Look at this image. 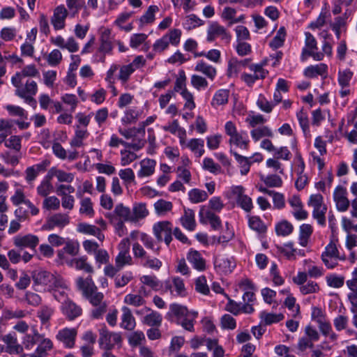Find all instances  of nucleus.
<instances>
[{
  "label": "nucleus",
  "instance_id": "nucleus-12",
  "mask_svg": "<svg viewBox=\"0 0 357 357\" xmlns=\"http://www.w3.org/2000/svg\"><path fill=\"white\" fill-rule=\"evenodd\" d=\"M328 258L334 259L345 260V257H341L339 255L336 245L333 242H331L325 248V251L321 255V259L324 264L328 268H333L337 265V262L329 263Z\"/></svg>",
  "mask_w": 357,
  "mask_h": 357
},
{
  "label": "nucleus",
  "instance_id": "nucleus-14",
  "mask_svg": "<svg viewBox=\"0 0 357 357\" xmlns=\"http://www.w3.org/2000/svg\"><path fill=\"white\" fill-rule=\"evenodd\" d=\"M68 289V285L63 277L56 273H53V278L51 279L48 291L54 292L55 298L59 299L56 292H59L61 296H64Z\"/></svg>",
  "mask_w": 357,
  "mask_h": 357
},
{
  "label": "nucleus",
  "instance_id": "nucleus-42",
  "mask_svg": "<svg viewBox=\"0 0 357 357\" xmlns=\"http://www.w3.org/2000/svg\"><path fill=\"white\" fill-rule=\"evenodd\" d=\"M189 200L193 204L203 202L208 199V194L204 190L194 188L188 192Z\"/></svg>",
  "mask_w": 357,
  "mask_h": 357
},
{
  "label": "nucleus",
  "instance_id": "nucleus-26",
  "mask_svg": "<svg viewBox=\"0 0 357 357\" xmlns=\"http://www.w3.org/2000/svg\"><path fill=\"white\" fill-rule=\"evenodd\" d=\"M106 215H113V216L123 221L132 222L131 210L129 207L120 203L116 205L113 212L107 213Z\"/></svg>",
  "mask_w": 357,
  "mask_h": 357
},
{
  "label": "nucleus",
  "instance_id": "nucleus-2",
  "mask_svg": "<svg viewBox=\"0 0 357 357\" xmlns=\"http://www.w3.org/2000/svg\"><path fill=\"white\" fill-rule=\"evenodd\" d=\"M169 309L172 314L176 317V322L178 325L189 332H194V325L198 315L197 312L190 311L185 306L177 303L170 305Z\"/></svg>",
  "mask_w": 357,
  "mask_h": 357
},
{
  "label": "nucleus",
  "instance_id": "nucleus-50",
  "mask_svg": "<svg viewBox=\"0 0 357 357\" xmlns=\"http://www.w3.org/2000/svg\"><path fill=\"white\" fill-rule=\"evenodd\" d=\"M312 233V227L309 224H303L300 227L299 241L300 244L305 247L308 243V239Z\"/></svg>",
  "mask_w": 357,
  "mask_h": 357
},
{
  "label": "nucleus",
  "instance_id": "nucleus-11",
  "mask_svg": "<svg viewBox=\"0 0 357 357\" xmlns=\"http://www.w3.org/2000/svg\"><path fill=\"white\" fill-rule=\"evenodd\" d=\"M347 189L337 185L333 192V200L335 202L337 210L340 212H345L348 210L350 202L348 199Z\"/></svg>",
  "mask_w": 357,
  "mask_h": 357
},
{
  "label": "nucleus",
  "instance_id": "nucleus-39",
  "mask_svg": "<svg viewBox=\"0 0 357 357\" xmlns=\"http://www.w3.org/2000/svg\"><path fill=\"white\" fill-rule=\"evenodd\" d=\"M186 146L197 157L199 158L204 153V141L202 139H192Z\"/></svg>",
  "mask_w": 357,
  "mask_h": 357
},
{
  "label": "nucleus",
  "instance_id": "nucleus-4",
  "mask_svg": "<svg viewBox=\"0 0 357 357\" xmlns=\"http://www.w3.org/2000/svg\"><path fill=\"white\" fill-rule=\"evenodd\" d=\"M130 239L128 238H123L118 245L119 254L116 257V266L121 269L126 265H132L133 264L132 258L130 255Z\"/></svg>",
  "mask_w": 357,
  "mask_h": 357
},
{
  "label": "nucleus",
  "instance_id": "nucleus-59",
  "mask_svg": "<svg viewBox=\"0 0 357 357\" xmlns=\"http://www.w3.org/2000/svg\"><path fill=\"white\" fill-rule=\"evenodd\" d=\"M261 180L271 188L280 187L282 184V178L278 175H270L267 176H261Z\"/></svg>",
  "mask_w": 357,
  "mask_h": 357
},
{
  "label": "nucleus",
  "instance_id": "nucleus-46",
  "mask_svg": "<svg viewBox=\"0 0 357 357\" xmlns=\"http://www.w3.org/2000/svg\"><path fill=\"white\" fill-rule=\"evenodd\" d=\"M268 59H264L260 63L252 64L249 66L250 70L253 71L255 75L259 79H264L268 75V72L264 69V67L267 65Z\"/></svg>",
  "mask_w": 357,
  "mask_h": 357
},
{
  "label": "nucleus",
  "instance_id": "nucleus-20",
  "mask_svg": "<svg viewBox=\"0 0 357 357\" xmlns=\"http://www.w3.org/2000/svg\"><path fill=\"white\" fill-rule=\"evenodd\" d=\"M100 47L99 51L103 53H109L113 48L112 37L110 29L101 27L100 29Z\"/></svg>",
  "mask_w": 357,
  "mask_h": 357
},
{
  "label": "nucleus",
  "instance_id": "nucleus-58",
  "mask_svg": "<svg viewBox=\"0 0 357 357\" xmlns=\"http://www.w3.org/2000/svg\"><path fill=\"white\" fill-rule=\"evenodd\" d=\"M43 207L46 210H58L60 207V200L55 196L47 197L43 200Z\"/></svg>",
  "mask_w": 357,
  "mask_h": 357
},
{
  "label": "nucleus",
  "instance_id": "nucleus-5",
  "mask_svg": "<svg viewBox=\"0 0 357 357\" xmlns=\"http://www.w3.org/2000/svg\"><path fill=\"white\" fill-rule=\"evenodd\" d=\"M153 234L158 242L164 241L169 245L172 240V225L169 221H160L153 227Z\"/></svg>",
  "mask_w": 357,
  "mask_h": 357
},
{
  "label": "nucleus",
  "instance_id": "nucleus-22",
  "mask_svg": "<svg viewBox=\"0 0 357 357\" xmlns=\"http://www.w3.org/2000/svg\"><path fill=\"white\" fill-rule=\"evenodd\" d=\"M38 74V70L34 65H28L25 66L21 72L16 73L11 79V82L15 86L22 84V81L26 77H36Z\"/></svg>",
  "mask_w": 357,
  "mask_h": 357
},
{
  "label": "nucleus",
  "instance_id": "nucleus-49",
  "mask_svg": "<svg viewBox=\"0 0 357 357\" xmlns=\"http://www.w3.org/2000/svg\"><path fill=\"white\" fill-rule=\"evenodd\" d=\"M159 8L157 6H150L146 13L140 17L139 22L142 25L153 23L155 20V14L158 12Z\"/></svg>",
  "mask_w": 357,
  "mask_h": 357
},
{
  "label": "nucleus",
  "instance_id": "nucleus-36",
  "mask_svg": "<svg viewBox=\"0 0 357 357\" xmlns=\"http://www.w3.org/2000/svg\"><path fill=\"white\" fill-rule=\"evenodd\" d=\"M149 214L146 206L144 203H136L131 211L132 222H137L144 219Z\"/></svg>",
  "mask_w": 357,
  "mask_h": 357
},
{
  "label": "nucleus",
  "instance_id": "nucleus-6",
  "mask_svg": "<svg viewBox=\"0 0 357 357\" xmlns=\"http://www.w3.org/2000/svg\"><path fill=\"white\" fill-rule=\"evenodd\" d=\"M217 38H220L226 43H229L231 39L227 30L223 26L214 22L210 24L208 28L206 40L208 42H213Z\"/></svg>",
  "mask_w": 357,
  "mask_h": 357
},
{
  "label": "nucleus",
  "instance_id": "nucleus-62",
  "mask_svg": "<svg viewBox=\"0 0 357 357\" xmlns=\"http://www.w3.org/2000/svg\"><path fill=\"white\" fill-rule=\"evenodd\" d=\"M139 116V113L138 111L134 109H129L126 111L121 121L124 125H128L135 123L138 119Z\"/></svg>",
  "mask_w": 357,
  "mask_h": 357
},
{
  "label": "nucleus",
  "instance_id": "nucleus-55",
  "mask_svg": "<svg viewBox=\"0 0 357 357\" xmlns=\"http://www.w3.org/2000/svg\"><path fill=\"white\" fill-rule=\"evenodd\" d=\"M275 231L279 236H287L293 231V225L287 220H283L275 226Z\"/></svg>",
  "mask_w": 357,
  "mask_h": 357
},
{
  "label": "nucleus",
  "instance_id": "nucleus-52",
  "mask_svg": "<svg viewBox=\"0 0 357 357\" xmlns=\"http://www.w3.org/2000/svg\"><path fill=\"white\" fill-rule=\"evenodd\" d=\"M79 213L90 218L93 216L94 210L90 198H84L81 200Z\"/></svg>",
  "mask_w": 357,
  "mask_h": 357
},
{
  "label": "nucleus",
  "instance_id": "nucleus-45",
  "mask_svg": "<svg viewBox=\"0 0 357 357\" xmlns=\"http://www.w3.org/2000/svg\"><path fill=\"white\" fill-rule=\"evenodd\" d=\"M40 337H43V335L37 331H34L33 335H26L23 338L24 347L26 349H32L35 344L40 341Z\"/></svg>",
  "mask_w": 357,
  "mask_h": 357
},
{
  "label": "nucleus",
  "instance_id": "nucleus-1",
  "mask_svg": "<svg viewBox=\"0 0 357 357\" xmlns=\"http://www.w3.org/2000/svg\"><path fill=\"white\" fill-rule=\"evenodd\" d=\"M77 287L81 290L89 302L96 307L91 312L93 318L100 317L107 310V304L102 301L104 296L98 292L92 278L88 277L86 279L78 278L76 280Z\"/></svg>",
  "mask_w": 357,
  "mask_h": 357
},
{
  "label": "nucleus",
  "instance_id": "nucleus-28",
  "mask_svg": "<svg viewBox=\"0 0 357 357\" xmlns=\"http://www.w3.org/2000/svg\"><path fill=\"white\" fill-rule=\"evenodd\" d=\"M180 221L185 229L189 231H194L196 227L194 211L190 208H185L184 213L181 217Z\"/></svg>",
  "mask_w": 357,
  "mask_h": 357
},
{
  "label": "nucleus",
  "instance_id": "nucleus-31",
  "mask_svg": "<svg viewBox=\"0 0 357 357\" xmlns=\"http://www.w3.org/2000/svg\"><path fill=\"white\" fill-rule=\"evenodd\" d=\"M156 162L151 159H144L140 162L141 169L138 172L139 177L150 176L154 173Z\"/></svg>",
  "mask_w": 357,
  "mask_h": 357
},
{
  "label": "nucleus",
  "instance_id": "nucleus-23",
  "mask_svg": "<svg viewBox=\"0 0 357 357\" xmlns=\"http://www.w3.org/2000/svg\"><path fill=\"white\" fill-rule=\"evenodd\" d=\"M15 215L16 220H13L10 223L8 233L10 234L17 232L21 228L20 222L26 220L29 218V213L26 211L23 210L22 207L20 206L15 211Z\"/></svg>",
  "mask_w": 357,
  "mask_h": 357
},
{
  "label": "nucleus",
  "instance_id": "nucleus-48",
  "mask_svg": "<svg viewBox=\"0 0 357 357\" xmlns=\"http://www.w3.org/2000/svg\"><path fill=\"white\" fill-rule=\"evenodd\" d=\"M327 66L324 63L307 67L304 74L307 77H314L317 75H322L326 72Z\"/></svg>",
  "mask_w": 357,
  "mask_h": 357
},
{
  "label": "nucleus",
  "instance_id": "nucleus-18",
  "mask_svg": "<svg viewBox=\"0 0 357 357\" xmlns=\"http://www.w3.org/2000/svg\"><path fill=\"white\" fill-rule=\"evenodd\" d=\"M187 260L197 271L202 272L206 268V263L202 254L197 250H190L187 254Z\"/></svg>",
  "mask_w": 357,
  "mask_h": 357
},
{
  "label": "nucleus",
  "instance_id": "nucleus-13",
  "mask_svg": "<svg viewBox=\"0 0 357 357\" xmlns=\"http://www.w3.org/2000/svg\"><path fill=\"white\" fill-rule=\"evenodd\" d=\"M77 335V329L65 328L60 330L56 335V340L63 342L67 348H73L75 344V338Z\"/></svg>",
  "mask_w": 357,
  "mask_h": 357
},
{
  "label": "nucleus",
  "instance_id": "nucleus-32",
  "mask_svg": "<svg viewBox=\"0 0 357 357\" xmlns=\"http://www.w3.org/2000/svg\"><path fill=\"white\" fill-rule=\"evenodd\" d=\"M21 84L17 88L15 94L19 97H24L25 95L34 96L37 93L38 86L35 81L27 80L25 84L24 88H22Z\"/></svg>",
  "mask_w": 357,
  "mask_h": 357
},
{
  "label": "nucleus",
  "instance_id": "nucleus-63",
  "mask_svg": "<svg viewBox=\"0 0 357 357\" xmlns=\"http://www.w3.org/2000/svg\"><path fill=\"white\" fill-rule=\"evenodd\" d=\"M250 227L259 233H264L266 230V227L262 222L259 218L253 216L249 219Z\"/></svg>",
  "mask_w": 357,
  "mask_h": 357
},
{
  "label": "nucleus",
  "instance_id": "nucleus-54",
  "mask_svg": "<svg viewBox=\"0 0 357 357\" xmlns=\"http://www.w3.org/2000/svg\"><path fill=\"white\" fill-rule=\"evenodd\" d=\"M52 176H55L59 182L71 183L74 179V174L68 173L61 169H52Z\"/></svg>",
  "mask_w": 357,
  "mask_h": 357
},
{
  "label": "nucleus",
  "instance_id": "nucleus-35",
  "mask_svg": "<svg viewBox=\"0 0 357 357\" xmlns=\"http://www.w3.org/2000/svg\"><path fill=\"white\" fill-rule=\"evenodd\" d=\"M195 70L204 74L211 80L214 79L217 74L215 68L203 61L197 62L195 67Z\"/></svg>",
  "mask_w": 357,
  "mask_h": 357
},
{
  "label": "nucleus",
  "instance_id": "nucleus-7",
  "mask_svg": "<svg viewBox=\"0 0 357 357\" xmlns=\"http://www.w3.org/2000/svg\"><path fill=\"white\" fill-rule=\"evenodd\" d=\"M75 192V188L70 185L61 184L56 187V192L61 197V205L65 209L72 210L75 204V198L70 194Z\"/></svg>",
  "mask_w": 357,
  "mask_h": 357
},
{
  "label": "nucleus",
  "instance_id": "nucleus-17",
  "mask_svg": "<svg viewBox=\"0 0 357 357\" xmlns=\"http://www.w3.org/2000/svg\"><path fill=\"white\" fill-rule=\"evenodd\" d=\"M53 278V273L45 270H36L32 273V279L35 286H40L47 289Z\"/></svg>",
  "mask_w": 357,
  "mask_h": 357
},
{
  "label": "nucleus",
  "instance_id": "nucleus-47",
  "mask_svg": "<svg viewBox=\"0 0 357 357\" xmlns=\"http://www.w3.org/2000/svg\"><path fill=\"white\" fill-rule=\"evenodd\" d=\"M229 98V91L225 89L218 90L214 95L211 105L213 107L225 105L227 102Z\"/></svg>",
  "mask_w": 357,
  "mask_h": 357
},
{
  "label": "nucleus",
  "instance_id": "nucleus-41",
  "mask_svg": "<svg viewBox=\"0 0 357 357\" xmlns=\"http://www.w3.org/2000/svg\"><path fill=\"white\" fill-rule=\"evenodd\" d=\"M105 217L109 220V222L114 226L116 234L121 237L126 234V227L124 222L113 216V215H105Z\"/></svg>",
  "mask_w": 357,
  "mask_h": 357
},
{
  "label": "nucleus",
  "instance_id": "nucleus-60",
  "mask_svg": "<svg viewBox=\"0 0 357 357\" xmlns=\"http://www.w3.org/2000/svg\"><path fill=\"white\" fill-rule=\"evenodd\" d=\"M66 5L74 16L80 9L85 8V1L84 0H66Z\"/></svg>",
  "mask_w": 357,
  "mask_h": 357
},
{
  "label": "nucleus",
  "instance_id": "nucleus-64",
  "mask_svg": "<svg viewBox=\"0 0 357 357\" xmlns=\"http://www.w3.org/2000/svg\"><path fill=\"white\" fill-rule=\"evenodd\" d=\"M53 189L50 179H44L37 188V192L42 197H47Z\"/></svg>",
  "mask_w": 357,
  "mask_h": 357
},
{
  "label": "nucleus",
  "instance_id": "nucleus-44",
  "mask_svg": "<svg viewBox=\"0 0 357 357\" xmlns=\"http://www.w3.org/2000/svg\"><path fill=\"white\" fill-rule=\"evenodd\" d=\"M70 266L77 270H82L86 273L93 272V267L86 261L84 257L76 258L70 261Z\"/></svg>",
  "mask_w": 357,
  "mask_h": 357
},
{
  "label": "nucleus",
  "instance_id": "nucleus-43",
  "mask_svg": "<svg viewBox=\"0 0 357 357\" xmlns=\"http://www.w3.org/2000/svg\"><path fill=\"white\" fill-rule=\"evenodd\" d=\"M172 208L173 204L171 202L162 199L158 200L154 204L155 213L159 215H165L168 212L171 211Z\"/></svg>",
  "mask_w": 357,
  "mask_h": 357
},
{
  "label": "nucleus",
  "instance_id": "nucleus-27",
  "mask_svg": "<svg viewBox=\"0 0 357 357\" xmlns=\"http://www.w3.org/2000/svg\"><path fill=\"white\" fill-rule=\"evenodd\" d=\"M62 310L69 320H73L82 314L81 307L71 301H66L63 303Z\"/></svg>",
  "mask_w": 357,
  "mask_h": 357
},
{
  "label": "nucleus",
  "instance_id": "nucleus-15",
  "mask_svg": "<svg viewBox=\"0 0 357 357\" xmlns=\"http://www.w3.org/2000/svg\"><path fill=\"white\" fill-rule=\"evenodd\" d=\"M14 245L21 249L29 248L34 250L39 243V238L37 236L27 234L24 236H16L13 238Z\"/></svg>",
  "mask_w": 357,
  "mask_h": 357
},
{
  "label": "nucleus",
  "instance_id": "nucleus-24",
  "mask_svg": "<svg viewBox=\"0 0 357 357\" xmlns=\"http://www.w3.org/2000/svg\"><path fill=\"white\" fill-rule=\"evenodd\" d=\"M38 343V345L35 352L31 354L29 357H46L48 351L53 348L52 341L49 338L45 337L44 335H43V337H40Z\"/></svg>",
  "mask_w": 357,
  "mask_h": 357
},
{
  "label": "nucleus",
  "instance_id": "nucleus-16",
  "mask_svg": "<svg viewBox=\"0 0 357 357\" xmlns=\"http://www.w3.org/2000/svg\"><path fill=\"white\" fill-rule=\"evenodd\" d=\"M69 223V217L64 213H56L49 218L43 226L44 229L52 230L54 227L62 228Z\"/></svg>",
  "mask_w": 357,
  "mask_h": 357
},
{
  "label": "nucleus",
  "instance_id": "nucleus-40",
  "mask_svg": "<svg viewBox=\"0 0 357 357\" xmlns=\"http://www.w3.org/2000/svg\"><path fill=\"white\" fill-rule=\"evenodd\" d=\"M305 47L303 50L301 59L303 61L305 60L306 54L309 53L310 51L317 50V41L314 37L309 32L305 33Z\"/></svg>",
  "mask_w": 357,
  "mask_h": 357
},
{
  "label": "nucleus",
  "instance_id": "nucleus-57",
  "mask_svg": "<svg viewBox=\"0 0 357 357\" xmlns=\"http://www.w3.org/2000/svg\"><path fill=\"white\" fill-rule=\"evenodd\" d=\"M124 303L135 307L143 305L145 303V300L141 295L129 294L124 297Z\"/></svg>",
  "mask_w": 357,
  "mask_h": 357
},
{
  "label": "nucleus",
  "instance_id": "nucleus-61",
  "mask_svg": "<svg viewBox=\"0 0 357 357\" xmlns=\"http://www.w3.org/2000/svg\"><path fill=\"white\" fill-rule=\"evenodd\" d=\"M47 61L51 66H56L59 65L62 60V54L57 50H53L47 56Z\"/></svg>",
  "mask_w": 357,
  "mask_h": 357
},
{
  "label": "nucleus",
  "instance_id": "nucleus-53",
  "mask_svg": "<svg viewBox=\"0 0 357 357\" xmlns=\"http://www.w3.org/2000/svg\"><path fill=\"white\" fill-rule=\"evenodd\" d=\"M286 36V32L284 27H280L278 31L275 36L270 43V46L273 49H277L282 47Z\"/></svg>",
  "mask_w": 357,
  "mask_h": 357
},
{
  "label": "nucleus",
  "instance_id": "nucleus-56",
  "mask_svg": "<svg viewBox=\"0 0 357 357\" xmlns=\"http://www.w3.org/2000/svg\"><path fill=\"white\" fill-rule=\"evenodd\" d=\"M181 31L178 29H170L168 33L164 35L169 44L173 46H177L180 43L181 38Z\"/></svg>",
  "mask_w": 357,
  "mask_h": 357
},
{
  "label": "nucleus",
  "instance_id": "nucleus-25",
  "mask_svg": "<svg viewBox=\"0 0 357 357\" xmlns=\"http://www.w3.org/2000/svg\"><path fill=\"white\" fill-rule=\"evenodd\" d=\"M121 311V328L128 331L133 330L136 326V322L131 310L128 307L123 306Z\"/></svg>",
  "mask_w": 357,
  "mask_h": 357
},
{
  "label": "nucleus",
  "instance_id": "nucleus-34",
  "mask_svg": "<svg viewBox=\"0 0 357 357\" xmlns=\"http://www.w3.org/2000/svg\"><path fill=\"white\" fill-rule=\"evenodd\" d=\"M54 313L53 307L49 305H42L37 311V317L43 325L48 324Z\"/></svg>",
  "mask_w": 357,
  "mask_h": 357
},
{
  "label": "nucleus",
  "instance_id": "nucleus-51",
  "mask_svg": "<svg viewBox=\"0 0 357 357\" xmlns=\"http://www.w3.org/2000/svg\"><path fill=\"white\" fill-rule=\"evenodd\" d=\"M202 168L213 174H218L220 173L222 170L220 165L215 162L211 158H204Z\"/></svg>",
  "mask_w": 357,
  "mask_h": 357
},
{
  "label": "nucleus",
  "instance_id": "nucleus-37",
  "mask_svg": "<svg viewBox=\"0 0 357 357\" xmlns=\"http://www.w3.org/2000/svg\"><path fill=\"white\" fill-rule=\"evenodd\" d=\"M78 230L80 232L95 236L100 241H103L105 239V235L101 232L100 229L95 225L81 223L78 225Z\"/></svg>",
  "mask_w": 357,
  "mask_h": 357
},
{
  "label": "nucleus",
  "instance_id": "nucleus-9",
  "mask_svg": "<svg viewBox=\"0 0 357 357\" xmlns=\"http://www.w3.org/2000/svg\"><path fill=\"white\" fill-rule=\"evenodd\" d=\"M1 340L5 344V351L8 354L19 355L23 354V346L19 343L15 333L12 332L2 335Z\"/></svg>",
  "mask_w": 357,
  "mask_h": 357
},
{
  "label": "nucleus",
  "instance_id": "nucleus-29",
  "mask_svg": "<svg viewBox=\"0 0 357 357\" xmlns=\"http://www.w3.org/2000/svg\"><path fill=\"white\" fill-rule=\"evenodd\" d=\"M199 217L202 222H205L204 219H206L214 229H218L221 227L220 218L211 211H204V207L199 211Z\"/></svg>",
  "mask_w": 357,
  "mask_h": 357
},
{
  "label": "nucleus",
  "instance_id": "nucleus-3",
  "mask_svg": "<svg viewBox=\"0 0 357 357\" xmlns=\"http://www.w3.org/2000/svg\"><path fill=\"white\" fill-rule=\"evenodd\" d=\"M99 335L100 347L105 350L110 351L116 344H121L122 341L119 333L109 331L105 326L99 330Z\"/></svg>",
  "mask_w": 357,
  "mask_h": 357
},
{
  "label": "nucleus",
  "instance_id": "nucleus-30",
  "mask_svg": "<svg viewBox=\"0 0 357 357\" xmlns=\"http://www.w3.org/2000/svg\"><path fill=\"white\" fill-rule=\"evenodd\" d=\"M229 144L231 147L235 146L241 149L246 150L249 146V139L245 132H240V133L229 137ZM231 149H232V148H231L230 150Z\"/></svg>",
  "mask_w": 357,
  "mask_h": 357
},
{
  "label": "nucleus",
  "instance_id": "nucleus-19",
  "mask_svg": "<svg viewBox=\"0 0 357 357\" xmlns=\"http://www.w3.org/2000/svg\"><path fill=\"white\" fill-rule=\"evenodd\" d=\"M10 200L15 206L24 204L30 209L32 215H36L39 212L38 208L26 198V196L22 189H17L14 195L10 197Z\"/></svg>",
  "mask_w": 357,
  "mask_h": 357
},
{
  "label": "nucleus",
  "instance_id": "nucleus-33",
  "mask_svg": "<svg viewBox=\"0 0 357 357\" xmlns=\"http://www.w3.org/2000/svg\"><path fill=\"white\" fill-rule=\"evenodd\" d=\"M230 153L234 156L237 161L241 175H246L249 172L250 165L252 162L250 160L252 158L241 155L232 149L230 150Z\"/></svg>",
  "mask_w": 357,
  "mask_h": 357
},
{
  "label": "nucleus",
  "instance_id": "nucleus-21",
  "mask_svg": "<svg viewBox=\"0 0 357 357\" xmlns=\"http://www.w3.org/2000/svg\"><path fill=\"white\" fill-rule=\"evenodd\" d=\"M215 269L220 273L227 274L232 271L235 267L234 261L229 257L218 256L214 261Z\"/></svg>",
  "mask_w": 357,
  "mask_h": 357
},
{
  "label": "nucleus",
  "instance_id": "nucleus-8",
  "mask_svg": "<svg viewBox=\"0 0 357 357\" xmlns=\"http://www.w3.org/2000/svg\"><path fill=\"white\" fill-rule=\"evenodd\" d=\"M135 313L139 315H144L142 323L152 327H159L162 321V315L152 310L151 308L144 307L141 310H137Z\"/></svg>",
  "mask_w": 357,
  "mask_h": 357
},
{
  "label": "nucleus",
  "instance_id": "nucleus-38",
  "mask_svg": "<svg viewBox=\"0 0 357 357\" xmlns=\"http://www.w3.org/2000/svg\"><path fill=\"white\" fill-rule=\"evenodd\" d=\"M250 135L255 142H257L263 137H272L273 133L267 126H263L255 128L250 131Z\"/></svg>",
  "mask_w": 357,
  "mask_h": 357
},
{
  "label": "nucleus",
  "instance_id": "nucleus-10",
  "mask_svg": "<svg viewBox=\"0 0 357 357\" xmlns=\"http://www.w3.org/2000/svg\"><path fill=\"white\" fill-rule=\"evenodd\" d=\"M68 15V11L63 5H59L54 9L50 21L56 31L61 30L65 28L66 20Z\"/></svg>",
  "mask_w": 357,
  "mask_h": 357
}]
</instances>
